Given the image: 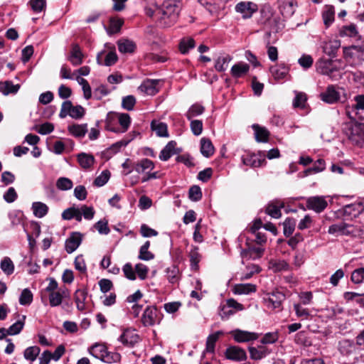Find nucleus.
Segmentation results:
<instances>
[{
	"label": "nucleus",
	"mask_w": 364,
	"mask_h": 364,
	"mask_svg": "<svg viewBox=\"0 0 364 364\" xmlns=\"http://www.w3.org/2000/svg\"><path fill=\"white\" fill-rule=\"evenodd\" d=\"M181 0H164L162 6L156 8L157 21L164 27L173 26L178 20Z\"/></svg>",
	"instance_id": "nucleus-1"
},
{
	"label": "nucleus",
	"mask_w": 364,
	"mask_h": 364,
	"mask_svg": "<svg viewBox=\"0 0 364 364\" xmlns=\"http://www.w3.org/2000/svg\"><path fill=\"white\" fill-rule=\"evenodd\" d=\"M320 99L329 105L343 103L348 99V94L345 88L335 85H329L320 94Z\"/></svg>",
	"instance_id": "nucleus-2"
},
{
	"label": "nucleus",
	"mask_w": 364,
	"mask_h": 364,
	"mask_svg": "<svg viewBox=\"0 0 364 364\" xmlns=\"http://www.w3.org/2000/svg\"><path fill=\"white\" fill-rule=\"evenodd\" d=\"M346 134L353 144L361 147L364 142V123L350 124Z\"/></svg>",
	"instance_id": "nucleus-3"
},
{
	"label": "nucleus",
	"mask_w": 364,
	"mask_h": 364,
	"mask_svg": "<svg viewBox=\"0 0 364 364\" xmlns=\"http://www.w3.org/2000/svg\"><path fill=\"white\" fill-rule=\"evenodd\" d=\"M85 109L81 105L73 106L71 101H64L61 105L59 117L61 119L70 116L73 119H79L84 117Z\"/></svg>",
	"instance_id": "nucleus-4"
},
{
	"label": "nucleus",
	"mask_w": 364,
	"mask_h": 364,
	"mask_svg": "<svg viewBox=\"0 0 364 364\" xmlns=\"http://www.w3.org/2000/svg\"><path fill=\"white\" fill-rule=\"evenodd\" d=\"M364 48L359 46L344 47L343 49L345 60L351 65H356L362 63Z\"/></svg>",
	"instance_id": "nucleus-5"
},
{
	"label": "nucleus",
	"mask_w": 364,
	"mask_h": 364,
	"mask_svg": "<svg viewBox=\"0 0 364 364\" xmlns=\"http://www.w3.org/2000/svg\"><path fill=\"white\" fill-rule=\"evenodd\" d=\"M285 299V295L277 290L268 293L264 297V302L267 308L271 310L278 309L282 308V302Z\"/></svg>",
	"instance_id": "nucleus-6"
},
{
	"label": "nucleus",
	"mask_w": 364,
	"mask_h": 364,
	"mask_svg": "<svg viewBox=\"0 0 364 364\" xmlns=\"http://www.w3.org/2000/svg\"><path fill=\"white\" fill-rule=\"evenodd\" d=\"M242 309L243 307L241 304L237 302L233 299H230L226 301L225 304L220 305L219 314L222 319H228L237 311Z\"/></svg>",
	"instance_id": "nucleus-7"
},
{
	"label": "nucleus",
	"mask_w": 364,
	"mask_h": 364,
	"mask_svg": "<svg viewBox=\"0 0 364 364\" xmlns=\"http://www.w3.org/2000/svg\"><path fill=\"white\" fill-rule=\"evenodd\" d=\"M70 292L66 287H60L55 292L48 294V301L50 307H57L63 304V301L70 299Z\"/></svg>",
	"instance_id": "nucleus-8"
},
{
	"label": "nucleus",
	"mask_w": 364,
	"mask_h": 364,
	"mask_svg": "<svg viewBox=\"0 0 364 364\" xmlns=\"http://www.w3.org/2000/svg\"><path fill=\"white\" fill-rule=\"evenodd\" d=\"M235 11L243 18H250L258 10V6L252 1H240L235 5Z\"/></svg>",
	"instance_id": "nucleus-9"
},
{
	"label": "nucleus",
	"mask_w": 364,
	"mask_h": 364,
	"mask_svg": "<svg viewBox=\"0 0 364 364\" xmlns=\"http://www.w3.org/2000/svg\"><path fill=\"white\" fill-rule=\"evenodd\" d=\"M160 320L159 312L155 306H150L146 308L141 318V322L144 326H153L156 323H159Z\"/></svg>",
	"instance_id": "nucleus-10"
},
{
	"label": "nucleus",
	"mask_w": 364,
	"mask_h": 364,
	"mask_svg": "<svg viewBox=\"0 0 364 364\" xmlns=\"http://www.w3.org/2000/svg\"><path fill=\"white\" fill-rule=\"evenodd\" d=\"M328 205L324 196H311L306 199V207L309 210H313L316 213H321Z\"/></svg>",
	"instance_id": "nucleus-11"
},
{
	"label": "nucleus",
	"mask_w": 364,
	"mask_h": 364,
	"mask_svg": "<svg viewBox=\"0 0 364 364\" xmlns=\"http://www.w3.org/2000/svg\"><path fill=\"white\" fill-rule=\"evenodd\" d=\"M317 69L319 73L330 77L331 79L334 77V72L338 70L335 61L332 60H322L318 62Z\"/></svg>",
	"instance_id": "nucleus-12"
},
{
	"label": "nucleus",
	"mask_w": 364,
	"mask_h": 364,
	"mask_svg": "<svg viewBox=\"0 0 364 364\" xmlns=\"http://www.w3.org/2000/svg\"><path fill=\"white\" fill-rule=\"evenodd\" d=\"M353 100L355 105L352 107L347 106L346 107V113L350 119H355L358 112L364 110V94L355 96Z\"/></svg>",
	"instance_id": "nucleus-13"
},
{
	"label": "nucleus",
	"mask_w": 364,
	"mask_h": 364,
	"mask_svg": "<svg viewBox=\"0 0 364 364\" xmlns=\"http://www.w3.org/2000/svg\"><path fill=\"white\" fill-rule=\"evenodd\" d=\"M234 340L237 343H245L257 340L258 334L254 332L235 329L230 332Z\"/></svg>",
	"instance_id": "nucleus-14"
},
{
	"label": "nucleus",
	"mask_w": 364,
	"mask_h": 364,
	"mask_svg": "<svg viewBox=\"0 0 364 364\" xmlns=\"http://www.w3.org/2000/svg\"><path fill=\"white\" fill-rule=\"evenodd\" d=\"M139 337L134 330L131 328L124 329L118 338V341L127 346H133L139 342Z\"/></svg>",
	"instance_id": "nucleus-15"
},
{
	"label": "nucleus",
	"mask_w": 364,
	"mask_h": 364,
	"mask_svg": "<svg viewBox=\"0 0 364 364\" xmlns=\"http://www.w3.org/2000/svg\"><path fill=\"white\" fill-rule=\"evenodd\" d=\"M242 162L245 165L252 167H259L265 162V154L259 151L258 154L247 155L242 157Z\"/></svg>",
	"instance_id": "nucleus-16"
},
{
	"label": "nucleus",
	"mask_w": 364,
	"mask_h": 364,
	"mask_svg": "<svg viewBox=\"0 0 364 364\" xmlns=\"http://www.w3.org/2000/svg\"><path fill=\"white\" fill-rule=\"evenodd\" d=\"M328 232L329 234L338 233L343 235H353L355 233V230L353 226L351 225L345 223H340L331 225L329 227Z\"/></svg>",
	"instance_id": "nucleus-17"
},
{
	"label": "nucleus",
	"mask_w": 364,
	"mask_h": 364,
	"mask_svg": "<svg viewBox=\"0 0 364 364\" xmlns=\"http://www.w3.org/2000/svg\"><path fill=\"white\" fill-rule=\"evenodd\" d=\"M225 357L233 361H242L246 360L247 354L245 350L238 346H230L225 350Z\"/></svg>",
	"instance_id": "nucleus-18"
},
{
	"label": "nucleus",
	"mask_w": 364,
	"mask_h": 364,
	"mask_svg": "<svg viewBox=\"0 0 364 364\" xmlns=\"http://www.w3.org/2000/svg\"><path fill=\"white\" fill-rule=\"evenodd\" d=\"M82 242V235L79 232H73L66 240L65 247L68 254L73 252L77 249Z\"/></svg>",
	"instance_id": "nucleus-19"
},
{
	"label": "nucleus",
	"mask_w": 364,
	"mask_h": 364,
	"mask_svg": "<svg viewBox=\"0 0 364 364\" xmlns=\"http://www.w3.org/2000/svg\"><path fill=\"white\" fill-rule=\"evenodd\" d=\"M159 81L156 80H146L139 87V90L148 95H154L159 92L157 85Z\"/></svg>",
	"instance_id": "nucleus-20"
},
{
	"label": "nucleus",
	"mask_w": 364,
	"mask_h": 364,
	"mask_svg": "<svg viewBox=\"0 0 364 364\" xmlns=\"http://www.w3.org/2000/svg\"><path fill=\"white\" fill-rule=\"evenodd\" d=\"M133 169L135 170L138 173H146L149 171H152L155 166L154 162L149 159H143L132 165Z\"/></svg>",
	"instance_id": "nucleus-21"
},
{
	"label": "nucleus",
	"mask_w": 364,
	"mask_h": 364,
	"mask_svg": "<svg viewBox=\"0 0 364 364\" xmlns=\"http://www.w3.org/2000/svg\"><path fill=\"white\" fill-rule=\"evenodd\" d=\"M364 210V205L362 203H354L345 205L343 208L344 215L349 217H357Z\"/></svg>",
	"instance_id": "nucleus-22"
},
{
	"label": "nucleus",
	"mask_w": 364,
	"mask_h": 364,
	"mask_svg": "<svg viewBox=\"0 0 364 364\" xmlns=\"http://www.w3.org/2000/svg\"><path fill=\"white\" fill-rule=\"evenodd\" d=\"M250 70V65L242 61L233 65L230 70L231 75L234 78H240L245 76Z\"/></svg>",
	"instance_id": "nucleus-23"
},
{
	"label": "nucleus",
	"mask_w": 364,
	"mask_h": 364,
	"mask_svg": "<svg viewBox=\"0 0 364 364\" xmlns=\"http://www.w3.org/2000/svg\"><path fill=\"white\" fill-rule=\"evenodd\" d=\"M289 68L284 63L275 65L270 68L269 70L272 77L276 80L284 79L289 73Z\"/></svg>",
	"instance_id": "nucleus-24"
},
{
	"label": "nucleus",
	"mask_w": 364,
	"mask_h": 364,
	"mask_svg": "<svg viewBox=\"0 0 364 364\" xmlns=\"http://www.w3.org/2000/svg\"><path fill=\"white\" fill-rule=\"evenodd\" d=\"M118 120L122 127V129L109 127L107 129L116 133H124L127 132L131 124L130 116L127 113L118 114Z\"/></svg>",
	"instance_id": "nucleus-25"
},
{
	"label": "nucleus",
	"mask_w": 364,
	"mask_h": 364,
	"mask_svg": "<svg viewBox=\"0 0 364 364\" xmlns=\"http://www.w3.org/2000/svg\"><path fill=\"white\" fill-rule=\"evenodd\" d=\"M279 9L282 16L289 17L294 13V0H279Z\"/></svg>",
	"instance_id": "nucleus-26"
},
{
	"label": "nucleus",
	"mask_w": 364,
	"mask_h": 364,
	"mask_svg": "<svg viewBox=\"0 0 364 364\" xmlns=\"http://www.w3.org/2000/svg\"><path fill=\"white\" fill-rule=\"evenodd\" d=\"M176 143L174 141H169L164 148L161 151L159 159L161 161H168L172 156L176 154Z\"/></svg>",
	"instance_id": "nucleus-27"
},
{
	"label": "nucleus",
	"mask_w": 364,
	"mask_h": 364,
	"mask_svg": "<svg viewBox=\"0 0 364 364\" xmlns=\"http://www.w3.org/2000/svg\"><path fill=\"white\" fill-rule=\"evenodd\" d=\"M152 131L155 132L156 135L160 137L168 136V127L164 122L159 120H153L151 123Z\"/></svg>",
	"instance_id": "nucleus-28"
},
{
	"label": "nucleus",
	"mask_w": 364,
	"mask_h": 364,
	"mask_svg": "<svg viewBox=\"0 0 364 364\" xmlns=\"http://www.w3.org/2000/svg\"><path fill=\"white\" fill-rule=\"evenodd\" d=\"M83 55L78 45H74L68 57V60L73 65L77 66L82 63Z\"/></svg>",
	"instance_id": "nucleus-29"
},
{
	"label": "nucleus",
	"mask_w": 364,
	"mask_h": 364,
	"mask_svg": "<svg viewBox=\"0 0 364 364\" xmlns=\"http://www.w3.org/2000/svg\"><path fill=\"white\" fill-rule=\"evenodd\" d=\"M232 58L229 54H223L215 60V68L218 72H223L227 70L229 63Z\"/></svg>",
	"instance_id": "nucleus-30"
},
{
	"label": "nucleus",
	"mask_w": 364,
	"mask_h": 364,
	"mask_svg": "<svg viewBox=\"0 0 364 364\" xmlns=\"http://www.w3.org/2000/svg\"><path fill=\"white\" fill-rule=\"evenodd\" d=\"M68 130L73 136L77 138H82L85 136L86 133L87 132V124H74L68 126Z\"/></svg>",
	"instance_id": "nucleus-31"
},
{
	"label": "nucleus",
	"mask_w": 364,
	"mask_h": 364,
	"mask_svg": "<svg viewBox=\"0 0 364 364\" xmlns=\"http://www.w3.org/2000/svg\"><path fill=\"white\" fill-rule=\"evenodd\" d=\"M31 209L34 216L38 218H43L48 212V206L42 202H33Z\"/></svg>",
	"instance_id": "nucleus-32"
},
{
	"label": "nucleus",
	"mask_w": 364,
	"mask_h": 364,
	"mask_svg": "<svg viewBox=\"0 0 364 364\" xmlns=\"http://www.w3.org/2000/svg\"><path fill=\"white\" fill-rule=\"evenodd\" d=\"M257 287L252 284H238L233 287V291L236 294H249L255 292Z\"/></svg>",
	"instance_id": "nucleus-33"
},
{
	"label": "nucleus",
	"mask_w": 364,
	"mask_h": 364,
	"mask_svg": "<svg viewBox=\"0 0 364 364\" xmlns=\"http://www.w3.org/2000/svg\"><path fill=\"white\" fill-rule=\"evenodd\" d=\"M77 158L80 166L84 169L90 168L95 163L94 156L86 153L79 154Z\"/></svg>",
	"instance_id": "nucleus-34"
},
{
	"label": "nucleus",
	"mask_w": 364,
	"mask_h": 364,
	"mask_svg": "<svg viewBox=\"0 0 364 364\" xmlns=\"http://www.w3.org/2000/svg\"><path fill=\"white\" fill-rule=\"evenodd\" d=\"M268 267L274 272L287 271L289 268V264L282 259H271L269 262Z\"/></svg>",
	"instance_id": "nucleus-35"
},
{
	"label": "nucleus",
	"mask_w": 364,
	"mask_h": 364,
	"mask_svg": "<svg viewBox=\"0 0 364 364\" xmlns=\"http://www.w3.org/2000/svg\"><path fill=\"white\" fill-rule=\"evenodd\" d=\"M215 151L214 146L211 141L206 138L200 139V152L206 158L210 157Z\"/></svg>",
	"instance_id": "nucleus-36"
},
{
	"label": "nucleus",
	"mask_w": 364,
	"mask_h": 364,
	"mask_svg": "<svg viewBox=\"0 0 364 364\" xmlns=\"http://www.w3.org/2000/svg\"><path fill=\"white\" fill-rule=\"evenodd\" d=\"M252 127L255 131V139L257 141L267 142L268 141L269 132L265 127L258 124H253Z\"/></svg>",
	"instance_id": "nucleus-37"
},
{
	"label": "nucleus",
	"mask_w": 364,
	"mask_h": 364,
	"mask_svg": "<svg viewBox=\"0 0 364 364\" xmlns=\"http://www.w3.org/2000/svg\"><path fill=\"white\" fill-rule=\"evenodd\" d=\"M119 51L122 53H132L136 48L135 43L128 39H121L117 42Z\"/></svg>",
	"instance_id": "nucleus-38"
},
{
	"label": "nucleus",
	"mask_w": 364,
	"mask_h": 364,
	"mask_svg": "<svg viewBox=\"0 0 364 364\" xmlns=\"http://www.w3.org/2000/svg\"><path fill=\"white\" fill-rule=\"evenodd\" d=\"M249 351L250 358L253 360H260L270 353V351L263 346H259L258 348L250 347Z\"/></svg>",
	"instance_id": "nucleus-39"
},
{
	"label": "nucleus",
	"mask_w": 364,
	"mask_h": 364,
	"mask_svg": "<svg viewBox=\"0 0 364 364\" xmlns=\"http://www.w3.org/2000/svg\"><path fill=\"white\" fill-rule=\"evenodd\" d=\"M335 10L333 6H326L323 12L322 18L326 27H328L334 21Z\"/></svg>",
	"instance_id": "nucleus-40"
},
{
	"label": "nucleus",
	"mask_w": 364,
	"mask_h": 364,
	"mask_svg": "<svg viewBox=\"0 0 364 364\" xmlns=\"http://www.w3.org/2000/svg\"><path fill=\"white\" fill-rule=\"evenodd\" d=\"M87 298V293L83 289H77L75 292L74 299L76 304L77 309L79 311H83L85 309V301Z\"/></svg>",
	"instance_id": "nucleus-41"
},
{
	"label": "nucleus",
	"mask_w": 364,
	"mask_h": 364,
	"mask_svg": "<svg viewBox=\"0 0 364 364\" xmlns=\"http://www.w3.org/2000/svg\"><path fill=\"white\" fill-rule=\"evenodd\" d=\"M322 316L328 318H335L338 315L343 313V309L338 305L331 307H326L321 311Z\"/></svg>",
	"instance_id": "nucleus-42"
},
{
	"label": "nucleus",
	"mask_w": 364,
	"mask_h": 364,
	"mask_svg": "<svg viewBox=\"0 0 364 364\" xmlns=\"http://www.w3.org/2000/svg\"><path fill=\"white\" fill-rule=\"evenodd\" d=\"M19 87L18 85H14L11 81L0 82V92L4 95L16 93Z\"/></svg>",
	"instance_id": "nucleus-43"
},
{
	"label": "nucleus",
	"mask_w": 364,
	"mask_h": 364,
	"mask_svg": "<svg viewBox=\"0 0 364 364\" xmlns=\"http://www.w3.org/2000/svg\"><path fill=\"white\" fill-rule=\"evenodd\" d=\"M189 257L191 269L194 270L198 269V263L201 258L198 247H191V249L189 252Z\"/></svg>",
	"instance_id": "nucleus-44"
},
{
	"label": "nucleus",
	"mask_w": 364,
	"mask_h": 364,
	"mask_svg": "<svg viewBox=\"0 0 364 364\" xmlns=\"http://www.w3.org/2000/svg\"><path fill=\"white\" fill-rule=\"evenodd\" d=\"M339 35L341 37H356L358 35L357 27L355 24L351 23L349 25L343 26L339 31Z\"/></svg>",
	"instance_id": "nucleus-45"
},
{
	"label": "nucleus",
	"mask_w": 364,
	"mask_h": 364,
	"mask_svg": "<svg viewBox=\"0 0 364 364\" xmlns=\"http://www.w3.org/2000/svg\"><path fill=\"white\" fill-rule=\"evenodd\" d=\"M107 350L104 344L95 343L88 349V351L90 355L101 360Z\"/></svg>",
	"instance_id": "nucleus-46"
},
{
	"label": "nucleus",
	"mask_w": 364,
	"mask_h": 364,
	"mask_svg": "<svg viewBox=\"0 0 364 364\" xmlns=\"http://www.w3.org/2000/svg\"><path fill=\"white\" fill-rule=\"evenodd\" d=\"M150 242L146 241L139 249L138 258L141 260L149 261L154 258V255L149 251Z\"/></svg>",
	"instance_id": "nucleus-47"
},
{
	"label": "nucleus",
	"mask_w": 364,
	"mask_h": 364,
	"mask_svg": "<svg viewBox=\"0 0 364 364\" xmlns=\"http://www.w3.org/2000/svg\"><path fill=\"white\" fill-rule=\"evenodd\" d=\"M41 349L38 346H30L24 350L23 356L26 360L33 362L40 354Z\"/></svg>",
	"instance_id": "nucleus-48"
},
{
	"label": "nucleus",
	"mask_w": 364,
	"mask_h": 364,
	"mask_svg": "<svg viewBox=\"0 0 364 364\" xmlns=\"http://www.w3.org/2000/svg\"><path fill=\"white\" fill-rule=\"evenodd\" d=\"M295 97L293 100V106L295 108L304 109L306 107L307 97L304 92L295 91Z\"/></svg>",
	"instance_id": "nucleus-49"
},
{
	"label": "nucleus",
	"mask_w": 364,
	"mask_h": 364,
	"mask_svg": "<svg viewBox=\"0 0 364 364\" xmlns=\"http://www.w3.org/2000/svg\"><path fill=\"white\" fill-rule=\"evenodd\" d=\"M26 316H23L22 318L14 323H13L9 328H7L9 335L14 336L18 334L23 329L25 324Z\"/></svg>",
	"instance_id": "nucleus-50"
},
{
	"label": "nucleus",
	"mask_w": 364,
	"mask_h": 364,
	"mask_svg": "<svg viewBox=\"0 0 364 364\" xmlns=\"http://www.w3.org/2000/svg\"><path fill=\"white\" fill-rule=\"evenodd\" d=\"M0 267L1 270L6 275H11L14 272V264L12 260L8 257L3 258L1 261Z\"/></svg>",
	"instance_id": "nucleus-51"
},
{
	"label": "nucleus",
	"mask_w": 364,
	"mask_h": 364,
	"mask_svg": "<svg viewBox=\"0 0 364 364\" xmlns=\"http://www.w3.org/2000/svg\"><path fill=\"white\" fill-rule=\"evenodd\" d=\"M284 207V204L276 205L270 203L266 208V213L274 218H279L281 217V208Z\"/></svg>",
	"instance_id": "nucleus-52"
},
{
	"label": "nucleus",
	"mask_w": 364,
	"mask_h": 364,
	"mask_svg": "<svg viewBox=\"0 0 364 364\" xmlns=\"http://www.w3.org/2000/svg\"><path fill=\"white\" fill-rule=\"evenodd\" d=\"M326 164L325 161L323 159L317 160L313 167L307 168L304 171V175L308 176L313 173H316L323 171L325 169Z\"/></svg>",
	"instance_id": "nucleus-53"
},
{
	"label": "nucleus",
	"mask_w": 364,
	"mask_h": 364,
	"mask_svg": "<svg viewBox=\"0 0 364 364\" xmlns=\"http://www.w3.org/2000/svg\"><path fill=\"white\" fill-rule=\"evenodd\" d=\"M33 295L31 291L26 288L24 289L19 296V304L23 306L29 305L33 301Z\"/></svg>",
	"instance_id": "nucleus-54"
},
{
	"label": "nucleus",
	"mask_w": 364,
	"mask_h": 364,
	"mask_svg": "<svg viewBox=\"0 0 364 364\" xmlns=\"http://www.w3.org/2000/svg\"><path fill=\"white\" fill-rule=\"evenodd\" d=\"M166 277L169 282L171 284H176L178 282L179 279V269L176 266L168 267L166 270Z\"/></svg>",
	"instance_id": "nucleus-55"
},
{
	"label": "nucleus",
	"mask_w": 364,
	"mask_h": 364,
	"mask_svg": "<svg viewBox=\"0 0 364 364\" xmlns=\"http://www.w3.org/2000/svg\"><path fill=\"white\" fill-rule=\"evenodd\" d=\"M223 334V331H218L209 335L206 341V349L208 352H213L214 350L215 342L218 341L220 336Z\"/></svg>",
	"instance_id": "nucleus-56"
},
{
	"label": "nucleus",
	"mask_w": 364,
	"mask_h": 364,
	"mask_svg": "<svg viewBox=\"0 0 364 364\" xmlns=\"http://www.w3.org/2000/svg\"><path fill=\"white\" fill-rule=\"evenodd\" d=\"M204 109H205L202 105L194 104L189 108L186 116L188 119L191 120L192 118L203 114Z\"/></svg>",
	"instance_id": "nucleus-57"
},
{
	"label": "nucleus",
	"mask_w": 364,
	"mask_h": 364,
	"mask_svg": "<svg viewBox=\"0 0 364 364\" xmlns=\"http://www.w3.org/2000/svg\"><path fill=\"white\" fill-rule=\"evenodd\" d=\"M73 186L72 181L66 177H60L56 181V187L60 191L70 190Z\"/></svg>",
	"instance_id": "nucleus-58"
},
{
	"label": "nucleus",
	"mask_w": 364,
	"mask_h": 364,
	"mask_svg": "<svg viewBox=\"0 0 364 364\" xmlns=\"http://www.w3.org/2000/svg\"><path fill=\"white\" fill-rule=\"evenodd\" d=\"M76 80L82 86V88L83 90V94H84V97L86 100L90 99L92 95V91H91V87H90L88 82L85 79H84L80 76L76 77Z\"/></svg>",
	"instance_id": "nucleus-59"
},
{
	"label": "nucleus",
	"mask_w": 364,
	"mask_h": 364,
	"mask_svg": "<svg viewBox=\"0 0 364 364\" xmlns=\"http://www.w3.org/2000/svg\"><path fill=\"white\" fill-rule=\"evenodd\" d=\"M296 225V221L293 218H287L284 223V234L287 237H289L294 231Z\"/></svg>",
	"instance_id": "nucleus-60"
},
{
	"label": "nucleus",
	"mask_w": 364,
	"mask_h": 364,
	"mask_svg": "<svg viewBox=\"0 0 364 364\" xmlns=\"http://www.w3.org/2000/svg\"><path fill=\"white\" fill-rule=\"evenodd\" d=\"M195 46V41L191 38H184L183 39L179 45L180 51L185 54L188 52V50L191 48H193Z\"/></svg>",
	"instance_id": "nucleus-61"
},
{
	"label": "nucleus",
	"mask_w": 364,
	"mask_h": 364,
	"mask_svg": "<svg viewBox=\"0 0 364 364\" xmlns=\"http://www.w3.org/2000/svg\"><path fill=\"white\" fill-rule=\"evenodd\" d=\"M121 355L119 353L115 352H109L107 350L103 357L101 358V360L107 363H112L119 361Z\"/></svg>",
	"instance_id": "nucleus-62"
},
{
	"label": "nucleus",
	"mask_w": 364,
	"mask_h": 364,
	"mask_svg": "<svg viewBox=\"0 0 364 364\" xmlns=\"http://www.w3.org/2000/svg\"><path fill=\"white\" fill-rule=\"evenodd\" d=\"M110 177V172L108 170L103 171L94 181L95 186L97 187L103 186L107 183Z\"/></svg>",
	"instance_id": "nucleus-63"
},
{
	"label": "nucleus",
	"mask_w": 364,
	"mask_h": 364,
	"mask_svg": "<svg viewBox=\"0 0 364 364\" xmlns=\"http://www.w3.org/2000/svg\"><path fill=\"white\" fill-rule=\"evenodd\" d=\"M351 281L355 284H361L364 281V268L355 269L351 274Z\"/></svg>",
	"instance_id": "nucleus-64"
}]
</instances>
